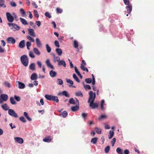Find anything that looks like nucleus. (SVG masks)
Listing matches in <instances>:
<instances>
[{
  "instance_id": "obj_64",
  "label": "nucleus",
  "mask_w": 154,
  "mask_h": 154,
  "mask_svg": "<svg viewBox=\"0 0 154 154\" xmlns=\"http://www.w3.org/2000/svg\"><path fill=\"white\" fill-rule=\"evenodd\" d=\"M106 118V116L104 115H101L99 118V119H104Z\"/></svg>"
},
{
  "instance_id": "obj_30",
  "label": "nucleus",
  "mask_w": 154,
  "mask_h": 154,
  "mask_svg": "<svg viewBox=\"0 0 154 154\" xmlns=\"http://www.w3.org/2000/svg\"><path fill=\"white\" fill-rule=\"evenodd\" d=\"M114 134V132L112 131H110L109 132V134L108 135L109 138V139H111L113 136Z\"/></svg>"
},
{
  "instance_id": "obj_13",
  "label": "nucleus",
  "mask_w": 154,
  "mask_h": 154,
  "mask_svg": "<svg viewBox=\"0 0 154 154\" xmlns=\"http://www.w3.org/2000/svg\"><path fill=\"white\" fill-rule=\"evenodd\" d=\"M17 82L18 85V88L20 89H23L25 88V84L20 82L18 81Z\"/></svg>"
},
{
  "instance_id": "obj_62",
  "label": "nucleus",
  "mask_w": 154,
  "mask_h": 154,
  "mask_svg": "<svg viewBox=\"0 0 154 154\" xmlns=\"http://www.w3.org/2000/svg\"><path fill=\"white\" fill-rule=\"evenodd\" d=\"M32 5L35 8H38V5L36 4L35 2H33L32 3Z\"/></svg>"
},
{
  "instance_id": "obj_47",
  "label": "nucleus",
  "mask_w": 154,
  "mask_h": 154,
  "mask_svg": "<svg viewBox=\"0 0 154 154\" xmlns=\"http://www.w3.org/2000/svg\"><path fill=\"white\" fill-rule=\"evenodd\" d=\"M116 141V139L115 138H113L112 140L111 141V143L112 144V146H113L115 144V142Z\"/></svg>"
},
{
  "instance_id": "obj_32",
  "label": "nucleus",
  "mask_w": 154,
  "mask_h": 154,
  "mask_svg": "<svg viewBox=\"0 0 154 154\" xmlns=\"http://www.w3.org/2000/svg\"><path fill=\"white\" fill-rule=\"evenodd\" d=\"M80 67L82 70L83 71H86L87 72H88V69L84 66L83 65V64H81V65L80 66Z\"/></svg>"
},
{
  "instance_id": "obj_61",
  "label": "nucleus",
  "mask_w": 154,
  "mask_h": 154,
  "mask_svg": "<svg viewBox=\"0 0 154 154\" xmlns=\"http://www.w3.org/2000/svg\"><path fill=\"white\" fill-rule=\"evenodd\" d=\"M54 60L55 61H57L58 62L60 61V58L59 57L57 56L56 57H55V58H54Z\"/></svg>"
},
{
  "instance_id": "obj_18",
  "label": "nucleus",
  "mask_w": 154,
  "mask_h": 154,
  "mask_svg": "<svg viewBox=\"0 0 154 154\" xmlns=\"http://www.w3.org/2000/svg\"><path fill=\"white\" fill-rule=\"evenodd\" d=\"M50 76L52 77H55L57 75V73L54 71L51 70L49 72Z\"/></svg>"
},
{
  "instance_id": "obj_58",
  "label": "nucleus",
  "mask_w": 154,
  "mask_h": 154,
  "mask_svg": "<svg viewBox=\"0 0 154 154\" xmlns=\"http://www.w3.org/2000/svg\"><path fill=\"white\" fill-rule=\"evenodd\" d=\"M124 4L126 5H129L130 4L129 0H123Z\"/></svg>"
},
{
  "instance_id": "obj_37",
  "label": "nucleus",
  "mask_w": 154,
  "mask_h": 154,
  "mask_svg": "<svg viewBox=\"0 0 154 154\" xmlns=\"http://www.w3.org/2000/svg\"><path fill=\"white\" fill-rule=\"evenodd\" d=\"M10 101L11 103L13 105H14L16 104V103L14 99V98L11 97L10 98Z\"/></svg>"
},
{
  "instance_id": "obj_43",
  "label": "nucleus",
  "mask_w": 154,
  "mask_h": 154,
  "mask_svg": "<svg viewBox=\"0 0 154 154\" xmlns=\"http://www.w3.org/2000/svg\"><path fill=\"white\" fill-rule=\"evenodd\" d=\"M110 149V147L109 146H107L105 149V152L107 153L109 152Z\"/></svg>"
},
{
  "instance_id": "obj_31",
  "label": "nucleus",
  "mask_w": 154,
  "mask_h": 154,
  "mask_svg": "<svg viewBox=\"0 0 154 154\" xmlns=\"http://www.w3.org/2000/svg\"><path fill=\"white\" fill-rule=\"evenodd\" d=\"M4 1L3 0H0V7H3L5 8L6 5L4 4Z\"/></svg>"
},
{
  "instance_id": "obj_21",
  "label": "nucleus",
  "mask_w": 154,
  "mask_h": 154,
  "mask_svg": "<svg viewBox=\"0 0 154 154\" xmlns=\"http://www.w3.org/2000/svg\"><path fill=\"white\" fill-rule=\"evenodd\" d=\"M56 52L59 56H60L62 54V51L60 48H56L55 50Z\"/></svg>"
},
{
  "instance_id": "obj_45",
  "label": "nucleus",
  "mask_w": 154,
  "mask_h": 154,
  "mask_svg": "<svg viewBox=\"0 0 154 154\" xmlns=\"http://www.w3.org/2000/svg\"><path fill=\"white\" fill-rule=\"evenodd\" d=\"M56 10L57 13L58 14L61 13L63 11L62 9L59 8H57L56 9Z\"/></svg>"
},
{
  "instance_id": "obj_3",
  "label": "nucleus",
  "mask_w": 154,
  "mask_h": 154,
  "mask_svg": "<svg viewBox=\"0 0 154 154\" xmlns=\"http://www.w3.org/2000/svg\"><path fill=\"white\" fill-rule=\"evenodd\" d=\"M89 98L88 101V102H90L92 100H94L96 97V95L95 93H93V92L91 91L89 93Z\"/></svg>"
},
{
  "instance_id": "obj_51",
  "label": "nucleus",
  "mask_w": 154,
  "mask_h": 154,
  "mask_svg": "<svg viewBox=\"0 0 154 154\" xmlns=\"http://www.w3.org/2000/svg\"><path fill=\"white\" fill-rule=\"evenodd\" d=\"M75 94L76 96H80L81 97H83V95L81 91H79L76 93Z\"/></svg>"
},
{
  "instance_id": "obj_1",
  "label": "nucleus",
  "mask_w": 154,
  "mask_h": 154,
  "mask_svg": "<svg viewBox=\"0 0 154 154\" xmlns=\"http://www.w3.org/2000/svg\"><path fill=\"white\" fill-rule=\"evenodd\" d=\"M20 60L22 64L25 66L28 65L29 60L27 56L24 55L20 57Z\"/></svg>"
},
{
  "instance_id": "obj_55",
  "label": "nucleus",
  "mask_w": 154,
  "mask_h": 154,
  "mask_svg": "<svg viewBox=\"0 0 154 154\" xmlns=\"http://www.w3.org/2000/svg\"><path fill=\"white\" fill-rule=\"evenodd\" d=\"M14 97L17 101H19L20 100V98L19 96H17L16 95H14Z\"/></svg>"
},
{
  "instance_id": "obj_57",
  "label": "nucleus",
  "mask_w": 154,
  "mask_h": 154,
  "mask_svg": "<svg viewBox=\"0 0 154 154\" xmlns=\"http://www.w3.org/2000/svg\"><path fill=\"white\" fill-rule=\"evenodd\" d=\"M45 15L46 17H48V18H50L51 17V16L50 15L49 13L48 12H46L45 13Z\"/></svg>"
},
{
  "instance_id": "obj_5",
  "label": "nucleus",
  "mask_w": 154,
  "mask_h": 154,
  "mask_svg": "<svg viewBox=\"0 0 154 154\" xmlns=\"http://www.w3.org/2000/svg\"><path fill=\"white\" fill-rule=\"evenodd\" d=\"M8 114L15 118H17L18 117L17 114L12 109H9L8 110Z\"/></svg>"
},
{
  "instance_id": "obj_60",
  "label": "nucleus",
  "mask_w": 154,
  "mask_h": 154,
  "mask_svg": "<svg viewBox=\"0 0 154 154\" xmlns=\"http://www.w3.org/2000/svg\"><path fill=\"white\" fill-rule=\"evenodd\" d=\"M10 5L13 7H15L17 5L14 2H10Z\"/></svg>"
},
{
  "instance_id": "obj_15",
  "label": "nucleus",
  "mask_w": 154,
  "mask_h": 154,
  "mask_svg": "<svg viewBox=\"0 0 154 154\" xmlns=\"http://www.w3.org/2000/svg\"><path fill=\"white\" fill-rule=\"evenodd\" d=\"M29 34L31 36L34 37L35 36V33L32 29H28Z\"/></svg>"
},
{
  "instance_id": "obj_20",
  "label": "nucleus",
  "mask_w": 154,
  "mask_h": 154,
  "mask_svg": "<svg viewBox=\"0 0 154 154\" xmlns=\"http://www.w3.org/2000/svg\"><path fill=\"white\" fill-rule=\"evenodd\" d=\"M36 42L38 47H40L42 46V44L41 42L39 40L38 38H37L36 39Z\"/></svg>"
},
{
  "instance_id": "obj_26",
  "label": "nucleus",
  "mask_w": 154,
  "mask_h": 154,
  "mask_svg": "<svg viewBox=\"0 0 154 154\" xmlns=\"http://www.w3.org/2000/svg\"><path fill=\"white\" fill-rule=\"evenodd\" d=\"M52 96L48 94L45 95V96L47 100L50 101L52 100Z\"/></svg>"
},
{
  "instance_id": "obj_6",
  "label": "nucleus",
  "mask_w": 154,
  "mask_h": 154,
  "mask_svg": "<svg viewBox=\"0 0 154 154\" xmlns=\"http://www.w3.org/2000/svg\"><path fill=\"white\" fill-rule=\"evenodd\" d=\"M15 141L17 143L21 144L23 142V139L20 137H16L14 138Z\"/></svg>"
},
{
  "instance_id": "obj_25",
  "label": "nucleus",
  "mask_w": 154,
  "mask_h": 154,
  "mask_svg": "<svg viewBox=\"0 0 154 154\" xmlns=\"http://www.w3.org/2000/svg\"><path fill=\"white\" fill-rule=\"evenodd\" d=\"M23 115L29 121H31L32 120V119L29 116L28 113L26 112H24Z\"/></svg>"
},
{
  "instance_id": "obj_52",
  "label": "nucleus",
  "mask_w": 154,
  "mask_h": 154,
  "mask_svg": "<svg viewBox=\"0 0 154 154\" xmlns=\"http://www.w3.org/2000/svg\"><path fill=\"white\" fill-rule=\"evenodd\" d=\"M66 82L67 83L70 84H71V85H72L73 84V82L71 80L68 79H66Z\"/></svg>"
},
{
  "instance_id": "obj_22",
  "label": "nucleus",
  "mask_w": 154,
  "mask_h": 154,
  "mask_svg": "<svg viewBox=\"0 0 154 154\" xmlns=\"http://www.w3.org/2000/svg\"><path fill=\"white\" fill-rule=\"evenodd\" d=\"M2 108L5 110H8L9 107L6 103H5L4 105L1 106Z\"/></svg>"
},
{
  "instance_id": "obj_29",
  "label": "nucleus",
  "mask_w": 154,
  "mask_h": 154,
  "mask_svg": "<svg viewBox=\"0 0 154 154\" xmlns=\"http://www.w3.org/2000/svg\"><path fill=\"white\" fill-rule=\"evenodd\" d=\"M52 100L53 101H56L57 103H58L59 100L57 97L52 96Z\"/></svg>"
},
{
  "instance_id": "obj_34",
  "label": "nucleus",
  "mask_w": 154,
  "mask_h": 154,
  "mask_svg": "<svg viewBox=\"0 0 154 154\" xmlns=\"http://www.w3.org/2000/svg\"><path fill=\"white\" fill-rule=\"evenodd\" d=\"M73 77L74 79L78 82H80V81L78 78L77 76L75 74H74L73 75Z\"/></svg>"
},
{
  "instance_id": "obj_50",
  "label": "nucleus",
  "mask_w": 154,
  "mask_h": 154,
  "mask_svg": "<svg viewBox=\"0 0 154 154\" xmlns=\"http://www.w3.org/2000/svg\"><path fill=\"white\" fill-rule=\"evenodd\" d=\"M61 115L64 118H65L67 116V112L66 111H64L61 113Z\"/></svg>"
},
{
  "instance_id": "obj_10",
  "label": "nucleus",
  "mask_w": 154,
  "mask_h": 154,
  "mask_svg": "<svg viewBox=\"0 0 154 154\" xmlns=\"http://www.w3.org/2000/svg\"><path fill=\"white\" fill-rule=\"evenodd\" d=\"M46 64L48 67H50L51 69H54V67L53 66L51 65L49 59H47L46 60Z\"/></svg>"
},
{
  "instance_id": "obj_11",
  "label": "nucleus",
  "mask_w": 154,
  "mask_h": 154,
  "mask_svg": "<svg viewBox=\"0 0 154 154\" xmlns=\"http://www.w3.org/2000/svg\"><path fill=\"white\" fill-rule=\"evenodd\" d=\"M126 9L127 10V12L128 14H130L132 10V6L131 5H129L126 7Z\"/></svg>"
},
{
  "instance_id": "obj_28",
  "label": "nucleus",
  "mask_w": 154,
  "mask_h": 154,
  "mask_svg": "<svg viewBox=\"0 0 154 154\" xmlns=\"http://www.w3.org/2000/svg\"><path fill=\"white\" fill-rule=\"evenodd\" d=\"M97 141V137H94L92 138L91 140V142L93 144H96Z\"/></svg>"
},
{
  "instance_id": "obj_54",
  "label": "nucleus",
  "mask_w": 154,
  "mask_h": 154,
  "mask_svg": "<svg viewBox=\"0 0 154 154\" xmlns=\"http://www.w3.org/2000/svg\"><path fill=\"white\" fill-rule=\"evenodd\" d=\"M20 12L22 15L24 16V15L25 14V12L24 10L22 8H21L20 10Z\"/></svg>"
},
{
  "instance_id": "obj_41",
  "label": "nucleus",
  "mask_w": 154,
  "mask_h": 154,
  "mask_svg": "<svg viewBox=\"0 0 154 154\" xmlns=\"http://www.w3.org/2000/svg\"><path fill=\"white\" fill-rule=\"evenodd\" d=\"M95 129L96 130V132L98 134H100L101 133V130L100 129L97 127H95Z\"/></svg>"
},
{
  "instance_id": "obj_7",
  "label": "nucleus",
  "mask_w": 154,
  "mask_h": 154,
  "mask_svg": "<svg viewBox=\"0 0 154 154\" xmlns=\"http://www.w3.org/2000/svg\"><path fill=\"white\" fill-rule=\"evenodd\" d=\"M7 40L8 43L14 44L15 42V40L12 37H9L7 38Z\"/></svg>"
},
{
  "instance_id": "obj_36",
  "label": "nucleus",
  "mask_w": 154,
  "mask_h": 154,
  "mask_svg": "<svg viewBox=\"0 0 154 154\" xmlns=\"http://www.w3.org/2000/svg\"><path fill=\"white\" fill-rule=\"evenodd\" d=\"M74 46L75 48H77L78 47V42L76 40H74L73 42Z\"/></svg>"
},
{
  "instance_id": "obj_40",
  "label": "nucleus",
  "mask_w": 154,
  "mask_h": 154,
  "mask_svg": "<svg viewBox=\"0 0 154 154\" xmlns=\"http://www.w3.org/2000/svg\"><path fill=\"white\" fill-rule=\"evenodd\" d=\"M69 102L71 104H75V101L72 98H70L69 100Z\"/></svg>"
},
{
  "instance_id": "obj_12",
  "label": "nucleus",
  "mask_w": 154,
  "mask_h": 154,
  "mask_svg": "<svg viewBox=\"0 0 154 154\" xmlns=\"http://www.w3.org/2000/svg\"><path fill=\"white\" fill-rule=\"evenodd\" d=\"M25 46V41L23 40L19 43V47L21 48H24Z\"/></svg>"
},
{
  "instance_id": "obj_48",
  "label": "nucleus",
  "mask_w": 154,
  "mask_h": 154,
  "mask_svg": "<svg viewBox=\"0 0 154 154\" xmlns=\"http://www.w3.org/2000/svg\"><path fill=\"white\" fill-rule=\"evenodd\" d=\"M33 12L35 16L36 17L38 18L39 17V15L38 11L36 10H34Z\"/></svg>"
},
{
  "instance_id": "obj_9",
  "label": "nucleus",
  "mask_w": 154,
  "mask_h": 154,
  "mask_svg": "<svg viewBox=\"0 0 154 154\" xmlns=\"http://www.w3.org/2000/svg\"><path fill=\"white\" fill-rule=\"evenodd\" d=\"M1 97L3 101H6L8 98V96L7 94H3L1 95Z\"/></svg>"
},
{
  "instance_id": "obj_38",
  "label": "nucleus",
  "mask_w": 154,
  "mask_h": 154,
  "mask_svg": "<svg viewBox=\"0 0 154 154\" xmlns=\"http://www.w3.org/2000/svg\"><path fill=\"white\" fill-rule=\"evenodd\" d=\"M13 26L15 29L16 30H19L20 29V27L19 26H18L17 25L14 23V24Z\"/></svg>"
},
{
  "instance_id": "obj_35",
  "label": "nucleus",
  "mask_w": 154,
  "mask_h": 154,
  "mask_svg": "<svg viewBox=\"0 0 154 154\" xmlns=\"http://www.w3.org/2000/svg\"><path fill=\"white\" fill-rule=\"evenodd\" d=\"M46 48L47 52L48 53H50L51 51V48L49 46L48 44H46Z\"/></svg>"
},
{
  "instance_id": "obj_4",
  "label": "nucleus",
  "mask_w": 154,
  "mask_h": 154,
  "mask_svg": "<svg viewBox=\"0 0 154 154\" xmlns=\"http://www.w3.org/2000/svg\"><path fill=\"white\" fill-rule=\"evenodd\" d=\"M94 101L93 100H92L90 102H88L90 103L89 106L91 109H93L97 108L98 106V104L96 103H94Z\"/></svg>"
},
{
  "instance_id": "obj_53",
  "label": "nucleus",
  "mask_w": 154,
  "mask_h": 154,
  "mask_svg": "<svg viewBox=\"0 0 154 154\" xmlns=\"http://www.w3.org/2000/svg\"><path fill=\"white\" fill-rule=\"evenodd\" d=\"M54 44L58 48L60 47V45L58 42L57 41H55L54 42Z\"/></svg>"
},
{
  "instance_id": "obj_56",
  "label": "nucleus",
  "mask_w": 154,
  "mask_h": 154,
  "mask_svg": "<svg viewBox=\"0 0 154 154\" xmlns=\"http://www.w3.org/2000/svg\"><path fill=\"white\" fill-rule=\"evenodd\" d=\"M29 56L32 58H34L35 57L32 51H30L29 53Z\"/></svg>"
},
{
  "instance_id": "obj_42",
  "label": "nucleus",
  "mask_w": 154,
  "mask_h": 154,
  "mask_svg": "<svg viewBox=\"0 0 154 154\" xmlns=\"http://www.w3.org/2000/svg\"><path fill=\"white\" fill-rule=\"evenodd\" d=\"M27 38L30 41V42H33L35 41L34 39L29 35H27Z\"/></svg>"
},
{
  "instance_id": "obj_23",
  "label": "nucleus",
  "mask_w": 154,
  "mask_h": 154,
  "mask_svg": "<svg viewBox=\"0 0 154 154\" xmlns=\"http://www.w3.org/2000/svg\"><path fill=\"white\" fill-rule=\"evenodd\" d=\"M59 95H61V94L60 93L58 94ZM62 94L63 95L65 96V97H69V95L68 94L67 92L65 91H63L62 93Z\"/></svg>"
},
{
  "instance_id": "obj_44",
  "label": "nucleus",
  "mask_w": 154,
  "mask_h": 154,
  "mask_svg": "<svg viewBox=\"0 0 154 154\" xmlns=\"http://www.w3.org/2000/svg\"><path fill=\"white\" fill-rule=\"evenodd\" d=\"M19 120L20 121L24 123H25L26 122L25 118L23 116L20 117L19 118Z\"/></svg>"
},
{
  "instance_id": "obj_16",
  "label": "nucleus",
  "mask_w": 154,
  "mask_h": 154,
  "mask_svg": "<svg viewBox=\"0 0 154 154\" xmlns=\"http://www.w3.org/2000/svg\"><path fill=\"white\" fill-rule=\"evenodd\" d=\"M37 78V74L35 73H33L31 76V79L32 80H36Z\"/></svg>"
},
{
  "instance_id": "obj_63",
  "label": "nucleus",
  "mask_w": 154,
  "mask_h": 154,
  "mask_svg": "<svg viewBox=\"0 0 154 154\" xmlns=\"http://www.w3.org/2000/svg\"><path fill=\"white\" fill-rule=\"evenodd\" d=\"M84 87L86 89L89 90H90L91 89V87L90 85H86Z\"/></svg>"
},
{
  "instance_id": "obj_24",
  "label": "nucleus",
  "mask_w": 154,
  "mask_h": 154,
  "mask_svg": "<svg viewBox=\"0 0 154 154\" xmlns=\"http://www.w3.org/2000/svg\"><path fill=\"white\" fill-rule=\"evenodd\" d=\"M34 53L37 55H39L40 54V52L38 49L36 48H34L33 49Z\"/></svg>"
},
{
  "instance_id": "obj_33",
  "label": "nucleus",
  "mask_w": 154,
  "mask_h": 154,
  "mask_svg": "<svg viewBox=\"0 0 154 154\" xmlns=\"http://www.w3.org/2000/svg\"><path fill=\"white\" fill-rule=\"evenodd\" d=\"M116 152L119 154H123L122 149L118 147L116 149Z\"/></svg>"
},
{
  "instance_id": "obj_59",
  "label": "nucleus",
  "mask_w": 154,
  "mask_h": 154,
  "mask_svg": "<svg viewBox=\"0 0 154 154\" xmlns=\"http://www.w3.org/2000/svg\"><path fill=\"white\" fill-rule=\"evenodd\" d=\"M87 114L85 113H82V116L83 118L85 119L86 118L87 116Z\"/></svg>"
},
{
  "instance_id": "obj_14",
  "label": "nucleus",
  "mask_w": 154,
  "mask_h": 154,
  "mask_svg": "<svg viewBox=\"0 0 154 154\" xmlns=\"http://www.w3.org/2000/svg\"><path fill=\"white\" fill-rule=\"evenodd\" d=\"M58 65L59 66L62 65L64 67H66V63L64 60H60L58 62Z\"/></svg>"
},
{
  "instance_id": "obj_2",
  "label": "nucleus",
  "mask_w": 154,
  "mask_h": 154,
  "mask_svg": "<svg viewBox=\"0 0 154 154\" xmlns=\"http://www.w3.org/2000/svg\"><path fill=\"white\" fill-rule=\"evenodd\" d=\"M6 15L8 21L11 23L13 21L14 19H16L17 17L16 14H14V16H13L8 12L6 13Z\"/></svg>"
},
{
  "instance_id": "obj_46",
  "label": "nucleus",
  "mask_w": 154,
  "mask_h": 154,
  "mask_svg": "<svg viewBox=\"0 0 154 154\" xmlns=\"http://www.w3.org/2000/svg\"><path fill=\"white\" fill-rule=\"evenodd\" d=\"M58 82H57V83L58 85H62L63 83V80L61 79H57Z\"/></svg>"
},
{
  "instance_id": "obj_19",
  "label": "nucleus",
  "mask_w": 154,
  "mask_h": 154,
  "mask_svg": "<svg viewBox=\"0 0 154 154\" xmlns=\"http://www.w3.org/2000/svg\"><path fill=\"white\" fill-rule=\"evenodd\" d=\"M19 19L23 24L24 25H27L28 23L25 19L21 17H20Z\"/></svg>"
},
{
  "instance_id": "obj_8",
  "label": "nucleus",
  "mask_w": 154,
  "mask_h": 154,
  "mask_svg": "<svg viewBox=\"0 0 154 154\" xmlns=\"http://www.w3.org/2000/svg\"><path fill=\"white\" fill-rule=\"evenodd\" d=\"M52 140V139L50 136H48L45 137L43 139V141L45 142H50Z\"/></svg>"
},
{
  "instance_id": "obj_27",
  "label": "nucleus",
  "mask_w": 154,
  "mask_h": 154,
  "mask_svg": "<svg viewBox=\"0 0 154 154\" xmlns=\"http://www.w3.org/2000/svg\"><path fill=\"white\" fill-rule=\"evenodd\" d=\"M29 68L32 70H35V64L34 63H31L29 66Z\"/></svg>"
},
{
  "instance_id": "obj_39",
  "label": "nucleus",
  "mask_w": 154,
  "mask_h": 154,
  "mask_svg": "<svg viewBox=\"0 0 154 154\" xmlns=\"http://www.w3.org/2000/svg\"><path fill=\"white\" fill-rule=\"evenodd\" d=\"M4 84L6 87H7L8 88H10L11 86L10 83L7 82H4Z\"/></svg>"
},
{
  "instance_id": "obj_17",
  "label": "nucleus",
  "mask_w": 154,
  "mask_h": 154,
  "mask_svg": "<svg viewBox=\"0 0 154 154\" xmlns=\"http://www.w3.org/2000/svg\"><path fill=\"white\" fill-rule=\"evenodd\" d=\"M79 108V105H76L75 106H72L71 108V109L72 111L73 112H75L78 111Z\"/></svg>"
},
{
  "instance_id": "obj_49",
  "label": "nucleus",
  "mask_w": 154,
  "mask_h": 154,
  "mask_svg": "<svg viewBox=\"0 0 154 154\" xmlns=\"http://www.w3.org/2000/svg\"><path fill=\"white\" fill-rule=\"evenodd\" d=\"M85 81L87 83H90L92 82V79L91 78H87L85 79Z\"/></svg>"
}]
</instances>
